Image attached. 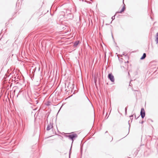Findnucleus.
<instances>
[{"instance_id":"1","label":"nucleus","mask_w":158,"mask_h":158,"mask_svg":"<svg viewBox=\"0 0 158 158\" xmlns=\"http://www.w3.org/2000/svg\"><path fill=\"white\" fill-rule=\"evenodd\" d=\"M67 136L68 137L69 139H71L72 141V143H73L74 139L77 138V135L76 133H73L72 134L67 135Z\"/></svg>"},{"instance_id":"2","label":"nucleus","mask_w":158,"mask_h":158,"mask_svg":"<svg viewBox=\"0 0 158 158\" xmlns=\"http://www.w3.org/2000/svg\"><path fill=\"white\" fill-rule=\"evenodd\" d=\"M108 77L112 82H114V76L112 73H110L109 74Z\"/></svg>"},{"instance_id":"3","label":"nucleus","mask_w":158,"mask_h":158,"mask_svg":"<svg viewBox=\"0 0 158 158\" xmlns=\"http://www.w3.org/2000/svg\"><path fill=\"white\" fill-rule=\"evenodd\" d=\"M140 114L142 118H143L145 117V111L143 108H141Z\"/></svg>"},{"instance_id":"4","label":"nucleus","mask_w":158,"mask_h":158,"mask_svg":"<svg viewBox=\"0 0 158 158\" xmlns=\"http://www.w3.org/2000/svg\"><path fill=\"white\" fill-rule=\"evenodd\" d=\"M53 127V123L50 122L48 125L47 127V130L49 131Z\"/></svg>"},{"instance_id":"5","label":"nucleus","mask_w":158,"mask_h":158,"mask_svg":"<svg viewBox=\"0 0 158 158\" xmlns=\"http://www.w3.org/2000/svg\"><path fill=\"white\" fill-rule=\"evenodd\" d=\"M123 4H124L123 6V7L122 8V9H121V10L119 12H117V13H121L122 12L124 11V10H125V4H124V0H123Z\"/></svg>"},{"instance_id":"6","label":"nucleus","mask_w":158,"mask_h":158,"mask_svg":"<svg viewBox=\"0 0 158 158\" xmlns=\"http://www.w3.org/2000/svg\"><path fill=\"white\" fill-rule=\"evenodd\" d=\"M74 86V85L73 84H72V83H69V84L68 85V86L67 87L69 89V88L70 87V88H72V87H73Z\"/></svg>"},{"instance_id":"7","label":"nucleus","mask_w":158,"mask_h":158,"mask_svg":"<svg viewBox=\"0 0 158 158\" xmlns=\"http://www.w3.org/2000/svg\"><path fill=\"white\" fill-rule=\"evenodd\" d=\"M80 42V41L79 40H77L76 41H75L74 43L73 46L74 47L76 46L77 45H78V44H79Z\"/></svg>"},{"instance_id":"8","label":"nucleus","mask_w":158,"mask_h":158,"mask_svg":"<svg viewBox=\"0 0 158 158\" xmlns=\"http://www.w3.org/2000/svg\"><path fill=\"white\" fill-rule=\"evenodd\" d=\"M146 54L145 53H144L142 56L140 58V59L141 60L144 59L146 57Z\"/></svg>"},{"instance_id":"9","label":"nucleus","mask_w":158,"mask_h":158,"mask_svg":"<svg viewBox=\"0 0 158 158\" xmlns=\"http://www.w3.org/2000/svg\"><path fill=\"white\" fill-rule=\"evenodd\" d=\"M156 44L158 43V32L156 34Z\"/></svg>"},{"instance_id":"10","label":"nucleus","mask_w":158,"mask_h":158,"mask_svg":"<svg viewBox=\"0 0 158 158\" xmlns=\"http://www.w3.org/2000/svg\"><path fill=\"white\" fill-rule=\"evenodd\" d=\"M115 15L113 16L112 17L111 19H112V20H114L115 19Z\"/></svg>"},{"instance_id":"11","label":"nucleus","mask_w":158,"mask_h":158,"mask_svg":"<svg viewBox=\"0 0 158 158\" xmlns=\"http://www.w3.org/2000/svg\"><path fill=\"white\" fill-rule=\"evenodd\" d=\"M127 107H126L125 108V112L126 114L127 112Z\"/></svg>"},{"instance_id":"12","label":"nucleus","mask_w":158,"mask_h":158,"mask_svg":"<svg viewBox=\"0 0 158 158\" xmlns=\"http://www.w3.org/2000/svg\"><path fill=\"white\" fill-rule=\"evenodd\" d=\"M135 118L136 119H137L138 118V117H136L135 115Z\"/></svg>"},{"instance_id":"13","label":"nucleus","mask_w":158,"mask_h":158,"mask_svg":"<svg viewBox=\"0 0 158 158\" xmlns=\"http://www.w3.org/2000/svg\"><path fill=\"white\" fill-rule=\"evenodd\" d=\"M133 115H132L130 116V117L131 118V117H133Z\"/></svg>"},{"instance_id":"14","label":"nucleus","mask_w":158,"mask_h":158,"mask_svg":"<svg viewBox=\"0 0 158 158\" xmlns=\"http://www.w3.org/2000/svg\"><path fill=\"white\" fill-rule=\"evenodd\" d=\"M144 122L143 121H142L141 122V123L142 124Z\"/></svg>"},{"instance_id":"15","label":"nucleus","mask_w":158,"mask_h":158,"mask_svg":"<svg viewBox=\"0 0 158 158\" xmlns=\"http://www.w3.org/2000/svg\"><path fill=\"white\" fill-rule=\"evenodd\" d=\"M121 67L122 68H123V67L124 68V66H123V67L122 66H121Z\"/></svg>"},{"instance_id":"16","label":"nucleus","mask_w":158,"mask_h":158,"mask_svg":"<svg viewBox=\"0 0 158 158\" xmlns=\"http://www.w3.org/2000/svg\"><path fill=\"white\" fill-rule=\"evenodd\" d=\"M121 67L122 68H123V67L124 68V66H123V67L122 66H121Z\"/></svg>"},{"instance_id":"17","label":"nucleus","mask_w":158,"mask_h":158,"mask_svg":"<svg viewBox=\"0 0 158 158\" xmlns=\"http://www.w3.org/2000/svg\"><path fill=\"white\" fill-rule=\"evenodd\" d=\"M121 67L122 68H123V67L124 68V66H123V67L122 66H121Z\"/></svg>"},{"instance_id":"18","label":"nucleus","mask_w":158,"mask_h":158,"mask_svg":"<svg viewBox=\"0 0 158 158\" xmlns=\"http://www.w3.org/2000/svg\"><path fill=\"white\" fill-rule=\"evenodd\" d=\"M128 75H130L129 72L128 73Z\"/></svg>"},{"instance_id":"19","label":"nucleus","mask_w":158,"mask_h":158,"mask_svg":"<svg viewBox=\"0 0 158 158\" xmlns=\"http://www.w3.org/2000/svg\"><path fill=\"white\" fill-rule=\"evenodd\" d=\"M128 75H130L129 72L128 73Z\"/></svg>"},{"instance_id":"20","label":"nucleus","mask_w":158,"mask_h":158,"mask_svg":"<svg viewBox=\"0 0 158 158\" xmlns=\"http://www.w3.org/2000/svg\"><path fill=\"white\" fill-rule=\"evenodd\" d=\"M123 55H125V54H124V53H123Z\"/></svg>"},{"instance_id":"21","label":"nucleus","mask_w":158,"mask_h":158,"mask_svg":"<svg viewBox=\"0 0 158 158\" xmlns=\"http://www.w3.org/2000/svg\"><path fill=\"white\" fill-rule=\"evenodd\" d=\"M107 131H106V132H105V133H107Z\"/></svg>"},{"instance_id":"22","label":"nucleus","mask_w":158,"mask_h":158,"mask_svg":"<svg viewBox=\"0 0 158 158\" xmlns=\"http://www.w3.org/2000/svg\"><path fill=\"white\" fill-rule=\"evenodd\" d=\"M40 68H39V70H40Z\"/></svg>"}]
</instances>
